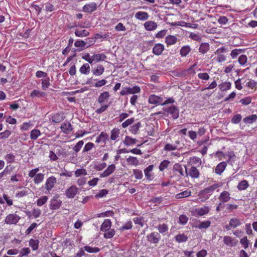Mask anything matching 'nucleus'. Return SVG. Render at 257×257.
<instances>
[{"instance_id":"1","label":"nucleus","mask_w":257,"mask_h":257,"mask_svg":"<svg viewBox=\"0 0 257 257\" xmlns=\"http://www.w3.org/2000/svg\"><path fill=\"white\" fill-rule=\"evenodd\" d=\"M110 97L109 93L108 91H104L100 94L97 102L101 105V106L97 108L95 112L97 114H101L105 111L108 108L109 104L106 103Z\"/></svg>"},{"instance_id":"2","label":"nucleus","mask_w":257,"mask_h":257,"mask_svg":"<svg viewBox=\"0 0 257 257\" xmlns=\"http://www.w3.org/2000/svg\"><path fill=\"white\" fill-rule=\"evenodd\" d=\"M57 183V179L55 177L51 176L48 177L45 184L42 187L45 194H50L55 185Z\"/></svg>"},{"instance_id":"3","label":"nucleus","mask_w":257,"mask_h":257,"mask_svg":"<svg viewBox=\"0 0 257 257\" xmlns=\"http://www.w3.org/2000/svg\"><path fill=\"white\" fill-rule=\"evenodd\" d=\"M226 51V49L224 47L218 48L215 52L212 61H216L219 63L224 62L226 60V56L223 53Z\"/></svg>"},{"instance_id":"4","label":"nucleus","mask_w":257,"mask_h":257,"mask_svg":"<svg viewBox=\"0 0 257 257\" xmlns=\"http://www.w3.org/2000/svg\"><path fill=\"white\" fill-rule=\"evenodd\" d=\"M141 88L139 86H135L133 87H123L120 92V94L122 96L127 95L128 94H133L140 93Z\"/></svg>"},{"instance_id":"5","label":"nucleus","mask_w":257,"mask_h":257,"mask_svg":"<svg viewBox=\"0 0 257 257\" xmlns=\"http://www.w3.org/2000/svg\"><path fill=\"white\" fill-rule=\"evenodd\" d=\"M163 109L166 113L170 114L174 119H176L179 117V109L174 105H172L168 107H164Z\"/></svg>"},{"instance_id":"6","label":"nucleus","mask_w":257,"mask_h":257,"mask_svg":"<svg viewBox=\"0 0 257 257\" xmlns=\"http://www.w3.org/2000/svg\"><path fill=\"white\" fill-rule=\"evenodd\" d=\"M161 235L157 232H153L147 235V240L151 243L157 244L161 240Z\"/></svg>"},{"instance_id":"7","label":"nucleus","mask_w":257,"mask_h":257,"mask_svg":"<svg viewBox=\"0 0 257 257\" xmlns=\"http://www.w3.org/2000/svg\"><path fill=\"white\" fill-rule=\"evenodd\" d=\"M185 168L187 176H189L193 179L199 178L200 173L196 167L192 166L190 169H187L186 167L185 166Z\"/></svg>"},{"instance_id":"8","label":"nucleus","mask_w":257,"mask_h":257,"mask_svg":"<svg viewBox=\"0 0 257 257\" xmlns=\"http://www.w3.org/2000/svg\"><path fill=\"white\" fill-rule=\"evenodd\" d=\"M97 9V5L95 2L86 4L82 7V11L87 13H91Z\"/></svg>"},{"instance_id":"9","label":"nucleus","mask_w":257,"mask_h":257,"mask_svg":"<svg viewBox=\"0 0 257 257\" xmlns=\"http://www.w3.org/2000/svg\"><path fill=\"white\" fill-rule=\"evenodd\" d=\"M20 217L16 214H10L6 218L5 221L8 224H16Z\"/></svg>"},{"instance_id":"10","label":"nucleus","mask_w":257,"mask_h":257,"mask_svg":"<svg viewBox=\"0 0 257 257\" xmlns=\"http://www.w3.org/2000/svg\"><path fill=\"white\" fill-rule=\"evenodd\" d=\"M154 168L153 165H150L144 170L146 179L149 181H152L154 178V174L153 173Z\"/></svg>"},{"instance_id":"11","label":"nucleus","mask_w":257,"mask_h":257,"mask_svg":"<svg viewBox=\"0 0 257 257\" xmlns=\"http://www.w3.org/2000/svg\"><path fill=\"white\" fill-rule=\"evenodd\" d=\"M78 189L75 185H72L65 191V195L68 198H73L78 193Z\"/></svg>"},{"instance_id":"12","label":"nucleus","mask_w":257,"mask_h":257,"mask_svg":"<svg viewBox=\"0 0 257 257\" xmlns=\"http://www.w3.org/2000/svg\"><path fill=\"white\" fill-rule=\"evenodd\" d=\"M65 118L64 112H60L52 114L51 119L53 122L58 123L63 121Z\"/></svg>"},{"instance_id":"13","label":"nucleus","mask_w":257,"mask_h":257,"mask_svg":"<svg viewBox=\"0 0 257 257\" xmlns=\"http://www.w3.org/2000/svg\"><path fill=\"white\" fill-rule=\"evenodd\" d=\"M230 199V194L228 192L226 191L222 192L219 197V200L220 202L216 209H219V208L221 207V203L227 202Z\"/></svg>"},{"instance_id":"14","label":"nucleus","mask_w":257,"mask_h":257,"mask_svg":"<svg viewBox=\"0 0 257 257\" xmlns=\"http://www.w3.org/2000/svg\"><path fill=\"white\" fill-rule=\"evenodd\" d=\"M116 167L114 164H110L108 165L107 168L100 174V177L105 178L110 175L115 170Z\"/></svg>"},{"instance_id":"15","label":"nucleus","mask_w":257,"mask_h":257,"mask_svg":"<svg viewBox=\"0 0 257 257\" xmlns=\"http://www.w3.org/2000/svg\"><path fill=\"white\" fill-rule=\"evenodd\" d=\"M148 102L150 104H155L157 105H161L162 104V97L158 96L155 94L151 95L148 99Z\"/></svg>"},{"instance_id":"16","label":"nucleus","mask_w":257,"mask_h":257,"mask_svg":"<svg viewBox=\"0 0 257 257\" xmlns=\"http://www.w3.org/2000/svg\"><path fill=\"white\" fill-rule=\"evenodd\" d=\"M241 224L239 219L236 218H233L230 219L229 224L225 226V229L227 230H230L231 228H235Z\"/></svg>"},{"instance_id":"17","label":"nucleus","mask_w":257,"mask_h":257,"mask_svg":"<svg viewBox=\"0 0 257 257\" xmlns=\"http://www.w3.org/2000/svg\"><path fill=\"white\" fill-rule=\"evenodd\" d=\"M209 198V188L207 187L205 189L200 191L198 195V199L199 201L204 202Z\"/></svg>"},{"instance_id":"18","label":"nucleus","mask_w":257,"mask_h":257,"mask_svg":"<svg viewBox=\"0 0 257 257\" xmlns=\"http://www.w3.org/2000/svg\"><path fill=\"white\" fill-rule=\"evenodd\" d=\"M83 145V141L81 140L78 142L73 147V152L72 154L73 158H76L77 157V154L81 150Z\"/></svg>"},{"instance_id":"19","label":"nucleus","mask_w":257,"mask_h":257,"mask_svg":"<svg viewBox=\"0 0 257 257\" xmlns=\"http://www.w3.org/2000/svg\"><path fill=\"white\" fill-rule=\"evenodd\" d=\"M164 49L163 44L160 43L156 44L153 48V53L156 55H160L164 50Z\"/></svg>"},{"instance_id":"20","label":"nucleus","mask_w":257,"mask_h":257,"mask_svg":"<svg viewBox=\"0 0 257 257\" xmlns=\"http://www.w3.org/2000/svg\"><path fill=\"white\" fill-rule=\"evenodd\" d=\"M138 142V141L136 139L133 138L128 136H126L123 141V143L126 146H132L136 144Z\"/></svg>"},{"instance_id":"21","label":"nucleus","mask_w":257,"mask_h":257,"mask_svg":"<svg viewBox=\"0 0 257 257\" xmlns=\"http://www.w3.org/2000/svg\"><path fill=\"white\" fill-rule=\"evenodd\" d=\"M178 41L177 38L174 35H168L165 38V43L167 46L175 44Z\"/></svg>"},{"instance_id":"22","label":"nucleus","mask_w":257,"mask_h":257,"mask_svg":"<svg viewBox=\"0 0 257 257\" xmlns=\"http://www.w3.org/2000/svg\"><path fill=\"white\" fill-rule=\"evenodd\" d=\"M135 18L140 21H146L148 19L149 15L146 12L139 11L135 14Z\"/></svg>"},{"instance_id":"23","label":"nucleus","mask_w":257,"mask_h":257,"mask_svg":"<svg viewBox=\"0 0 257 257\" xmlns=\"http://www.w3.org/2000/svg\"><path fill=\"white\" fill-rule=\"evenodd\" d=\"M120 130L114 127L110 132V139L111 141H116L119 137Z\"/></svg>"},{"instance_id":"24","label":"nucleus","mask_w":257,"mask_h":257,"mask_svg":"<svg viewBox=\"0 0 257 257\" xmlns=\"http://www.w3.org/2000/svg\"><path fill=\"white\" fill-rule=\"evenodd\" d=\"M224 243L230 246H234L236 245L237 240L235 238H232L230 236H225L223 238Z\"/></svg>"},{"instance_id":"25","label":"nucleus","mask_w":257,"mask_h":257,"mask_svg":"<svg viewBox=\"0 0 257 257\" xmlns=\"http://www.w3.org/2000/svg\"><path fill=\"white\" fill-rule=\"evenodd\" d=\"M108 139V134L104 132H102L96 138L95 143H100L101 142L105 143L106 141Z\"/></svg>"},{"instance_id":"26","label":"nucleus","mask_w":257,"mask_h":257,"mask_svg":"<svg viewBox=\"0 0 257 257\" xmlns=\"http://www.w3.org/2000/svg\"><path fill=\"white\" fill-rule=\"evenodd\" d=\"M61 129L62 131L66 134H68L70 133L72 130L73 128L72 125L70 122H64L61 124Z\"/></svg>"},{"instance_id":"27","label":"nucleus","mask_w":257,"mask_h":257,"mask_svg":"<svg viewBox=\"0 0 257 257\" xmlns=\"http://www.w3.org/2000/svg\"><path fill=\"white\" fill-rule=\"evenodd\" d=\"M141 126V123L140 121L132 125L129 129L130 132L133 135L138 134L140 128Z\"/></svg>"},{"instance_id":"28","label":"nucleus","mask_w":257,"mask_h":257,"mask_svg":"<svg viewBox=\"0 0 257 257\" xmlns=\"http://www.w3.org/2000/svg\"><path fill=\"white\" fill-rule=\"evenodd\" d=\"M144 27L146 30L153 31L156 29L157 24L154 21H147L144 24Z\"/></svg>"},{"instance_id":"29","label":"nucleus","mask_w":257,"mask_h":257,"mask_svg":"<svg viewBox=\"0 0 257 257\" xmlns=\"http://www.w3.org/2000/svg\"><path fill=\"white\" fill-rule=\"evenodd\" d=\"M30 97L32 98H35V97H44L46 96V93L44 92L40 91L37 89H34L33 90L31 93H30Z\"/></svg>"},{"instance_id":"30","label":"nucleus","mask_w":257,"mask_h":257,"mask_svg":"<svg viewBox=\"0 0 257 257\" xmlns=\"http://www.w3.org/2000/svg\"><path fill=\"white\" fill-rule=\"evenodd\" d=\"M227 166L226 163L225 162H222L219 163L215 170V172L217 174L221 175V173L224 171Z\"/></svg>"},{"instance_id":"31","label":"nucleus","mask_w":257,"mask_h":257,"mask_svg":"<svg viewBox=\"0 0 257 257\" xmlns=\"http://www.w3.org/2000/svg\"><path fill=\"white\" fill-rule=\"evenodd\" d=\"M111 226V222L109 219H106L104 220L102 223L100 230L101 231H107L108 229H110Z\"/></svg>"},{"instance_id":"32","label":"nucleus","mask_w":257,"mask_h":257,"mask_svg":"<svg viewBox=\"0 0 257 257\" xmlns=\"http://www.w3.org/2000/svg\"><path fill=\"white\" fill-rule=\"evenodd\" d=\"M126 161L130 165L137 166L140 164L139 159L136 157L130 156L126 158Z\"/></svg>"},{"instance_id":"33","label":"nucleus","mask_w":257,"mask_h":257,"mask_svg":"<svg viewBox=\"0 0 257 257\" xmlns=\"http://www.w3.org/2000/svg\"><path fill=\"white\" fill-rule=\"evenodd\" d=\"M219 89L222 91H227L231 89V83L228 81L222 82L218 85Z\"/></svg>"},{"instance_id":"34","label":"nucleus","mask_w":257,"mask_h":257,"mask_svg":"<svg viewBox=\"0 0 257 257\" xmlns=\"http://www.w3.org/2000/svg\"><path fill=\"white\" fill-rule=\"evenodd\" d=\"M75 35L78 37H85L89 35V32L86 30H80L76 29L74 32Z\"/></svg>"},{"instance_id":"35","label":"nucleus","mask_w":257,"mask_h":257,"mask_svg":"<svg viewBox=\"0 0 257 257\" xmlns=\"http://www.w3.org/2000/svg\"><path fill=\"white\" fill-rule=\"evenodd\" d=\"M159 233L164 234L168 232L169 226L166 223H160L156 227Z\"/></svg>"},{"instance_id":"36","label":"nucleus","mask_w":257,"mask_h":257,"mask_svg":"<svg viewBox=\"0 0 257 257\" xmlns=\"http://www.w3.org/2000/svg\"><path fill=\"white\" fill-rule=\"evenodd\" d=\"M256 120L257 115L252 114L251 115L244 117L243 119V121L246 124H251L255 122Z\"/></svg>"},{"instance_id":"37","label":"nucleus","mask_w":257,"mask_h":257,"mask_svg":"<svg viewBox=\"0 0 257 257\" xmlns=\"http://www.w3.org/2000/svg\"><path fill=\"white\" fill-rule=\"evenodd\" d=\"M104 72V67L102 65H98L96 68L92 69V73L95 76H100Z\"/></svg>"},{"instance_id":"38","label":"nucleus","mask_w":257,"mask_h":257,"mask_svg":"<svg viewBox=\"0 0 257 257\" xmlns=\"http://www.w3.org/2000/svg\"><path fill=\"white\" fill-rule=\"evenodd\" d=\"M106 58V56L104 54H97L92 56V62L93 61L99 62L104 61Z\"/></svg>"},{"instance_id":"39","label":"nucleus","mask_w":257,"mask_h":257,"mask_svg":"<svg viewBox=\"0 0 257 257\" xmlns=\"http://www.w3.org/2000/svg\"><path fill=\"white\" fill-rule=\"evenodd\" d=\"M44 174L41 173H38L34 178L33 182L35 184L38 185L42 183L44 179Z\"/></svg>"},{"instance_id":"40","label":"nucleus","mask_w":257,"mask_h":257,"mask_svg":"<svg viewBox=\"0 0 257 257\" xmlns=\"http://www.w3.org/2000/svg\"><path fill=\"white\" fill-rule=\"evenodd\" d=\"M249 186V184L246 180H243L239 182L237 185V188L238 190L241 191L247 189Z\"/></svg>"},{"instance_id":"41","label":"nucleus","mask_w":257,"mask_h":257,"mask_svg":"<svg viewBox=\"0 0 257 257\" xmlns=\"http://www.w3.org/2000/svg\"><path fill=\"white\" fill-rule=\"evenodd\" d=\"M191 192L189 190H186L176 195V199H181L191 196Z\"/></svg>"},{"instance_id":"42","label":"nucleus","mask_w":257,"mask_h":257,"mask_svg":"<svg viewBox=\"0 0 257 257\" xmlns=\"http://www.w3.org/2000/svg\"><path fill=\"white\" fill-rule=\"evenodd\" d=\"M41 135V132L38 129H33L30 133V138L32 140H37Z\"/></svg>"},{"instance_id":"43","label":"nucleus","mask_w":257,"mask_h":257,"mask_svg":"<svg viewBox=\"0 0 257 257\" xmlns=\"http://www.w3.org/2000/svg\"><path fill=\"white\" fill-rule=\"evenodd\" d=\"M90 71V67L88 63L84 64L79 69V71L81 74L87 75Z\"/></svg>"},{"instance_id":"44","label":"nucleus","mask_w":257,"mask_h":257,"mask_svg":"<svg viewBox=\"0 0 257 257\" xmlns=\"http://www.w3.org/2000/svg\"><path fill=\"white\" fill-rule=\"evenodd\" d=\"M170 161L167 160H164L160 164L159 169L160 172H163L167 169L170 165Z\"/></svg>"},{"instance_id":"45","label":"nucleus","mask_w":257,"mask_h":257,"mask_svg":"<svg viewBox=\"0 0 257 257\" xmlns=\"http://www.w3.org/2000/svg\"><path fill=\"white\" fill-rule=\"evenodd\" d=\"M173 170L174 172H178L181 176H184L183 168L182 165L179 163H176L174 165L173 167Z\"/></svg>"},{"instance_id":"46","label":"nucleus","mask_w":257,"mask_h":257,"mask_svg":"<svg viewBox=\"0 0 257 257\" xmlns=\"http://www.w3.org/2000/svg\"><path fill=\"white\" fill-rule=\"evenodd\" d=\"M103 233V237L106 239L111 238L114 236L115 231L114 229H108L106 231H104Z\"/></svg>"},{"instance_id":"47","label":"nucleus","mask_w":257,"mask_h":257,"mask_svg":"<svg viewBox=\"0 0 257 257\" xmlns=\"http://www.w3.org/2000/svg\"><path fill=\"white\" fill-rule=\"evenodd\" d=\"M191 49L189 46H184L180 50V54L182 57L186 56L190 52Z\"/></svg>"},{"instance_id":"48","label":"nucleus","mask_w":257,"mask_h":257,"mask_svg":"<svg viewBox=\"0 0 257 257\" xmlns=\"http://www.w3.org/2000/svg\"><path fill=\"white\" fill-rule=\"evenodd\" d=\"M175 237L176 241L179 243L186 242L188 239L187 236L184 234H177Z\"/></svg>"},{"instance_id":"49","label":"nucleus","mask_w":257,"mask_h":257,"mask_svg":"<svg viewBox=\"0 0 257 257\" xmlns=\"http://www.w3.org/2000/svg\"><path fill=\"white\" fill-rule=\"evenodd\" d=\"M95 147V145L92 142H88L86 143L83 147L82 150V153L85 154L91 150L93 148Z\"/></svg>"},{"instance_id":"50","label":"nucleus","mask_w":257,"mask_h":257,"mask_svg":"<svg viewBox=\"0 0 257 257\" xmlns=\"http://www.w3.org/2000/svg\"><path fill=\"white\" fill-rule=\"evenodd\" d=\"M133 174L136 179L141 180L143 177V174L142 170L136 169L133 170Z\"/></svg>"},{"instance_id":"51","label":"nucleus","mask_w":257,"mask_h":257,"mask_svg":"<svg viewBox=\"0 0 257 257\" xmlns=\"http://www.w3.org/2000/svg\"><path fill=\"white\" fill-rule=\"evenodd\" d=\"M133 225V223L131 221H128L125 223L123 225L120 226L119 230L121 231H123L125 230L131 229L132 228Z\"/></svg>"},{"instance_id":"52","label":"nucleus","mask_w":257,"mask_h":257,"mask_svg":"<svg viewBox=\"0 0 257 257\" xmlns=\"http://www.w3.org/2000/svg\"><path fill=\"white\" fill-rule=\"evenodd\" d=\"M61 205V201L60 200L57 199H53L51 201V205L52 206L51 209H57L59 208Z\"/></svg>"},{"instance_id":"53","label":"nucleus","mask_w":257,"mask_h":257,"mask_svg":"<svg viewBox=\"0 0 257 257\" xmlns=\"http://www.w3.org/2000/svg\"><path fill=\"white\" fill-rule=\"evenodd\" d=\"M84 249L89 253H96L100 251V249L97 247H91L86 245L84 247Z\"/></svg>"},{"instance_id":"54","label":"nucleus","mask_w":257,"mask_h":257,"mask_svg":"<svg viewBox=\"0 0 257 257\" xmlns=\"http://www.w3.org/2000/svg\"><path fill=\"white\" fill-rule=\"evenodd\" d=\"M15 156L12 153L7 154L4 157L5 160L7 161V163H13L15 160Z\"/></svg>"},{"instance_id":"55","label":"nucleus","mask_w":257,"mask_h":257,"mask_svg":"<svg viewBox=\"0 0 257 257\" xmlns=\"http://www.w3.org/2000/svg\"><path fill=\"white\" fill-rule=\"evenodd\" d=\"M50 78L48 77L45 79H42V88L44 90H46L50 86Z\"/></svg>"},{"instance_id":"56","label":"nucleus","mask_w":257,"mask_h":257,"mask_svg":"<svg viewBox=\"0 0 257 257\" xmlns=\"http://www.w3.org/2000/svg\"><path fill=\"white\" fill-rule=\"evenodd\" d=\"M240 243L244 249L248 248L250 244L246 236L242 237L240 240Z\"/></svg>"},{"instance_id":"57","label":"nucleus","mask_w":257,"mask_h":257,"mask_svg":"<svg viewBox=\"0 0 257 257\" xmlns=\"http://www.w3.org/2000/svg\"><path fill=\"white\" fill-rule=\"evenodd\" d=\"M29 244L33 250H37L39 246V240L38 239H31L29 241Z\"/></svg>"},{"instance_id":"58","label":"nucleus","mask_w":257,"mask_h":257,"mask_svg":"<svg viewBox=\"0 0 257 257\" xmlns=\"http://www.w3.org/2000/svg\"><path fill=\"white\" fill-rule=\"evenodd\" d=\"M178 149L176 145H173L172 144H167L164 148V150L166 152L174 151Z\"/></svg>"},{"instance_id":"59","label":"nucleus","mask_w":257,"mask_h":257,"mask_svg":"<svg viewBox=\"0 0 257 257\" xmlns=\"http://www.w3.org/2000/svg\"><path fill=\"white\" fill-rule=\"evenodd\" d=\"M87 174L86 170L84 169H77L74 173L75 176L76 177H79L81 176H85Z\"/></svg>"},{"instance_id":"60","label":"nucleus","mask_w":257,"mask_h":257,"mask_svg":"<svg viewBox=\"0 0 257 257\" xmlns=\"http://www.w3.org/2000/svg\"><path fill=\"white\" fill-rule=\"evenodd\" d=\"M209 50V44L207 43H202L199 48V52L201 53H206Z\"/></svg>"},{"instance_id":"61","label":"nucleus","mask_w":257,"mask_h":257,"mask_svg":"<svg viewBox=\"0 0 257 257\" xmlns=\"http://www.w3.org/2000/svg\"><path fill=\"white\" fill-rule=\"evenodd\" d=\"M134 121H135L134 117H131L130 118H128L121 123V126L122 128H125L127 127L128 125L133 124Z\"/></svg>"},{"instance_id":"62","label":"nucleus","mask_w":257,"mask_h":257,"mask_svg":"<svg viewBox=\"0 0 257 257\" xmlns=\"http://www.w3.org/2000/svg\"><path fill=\"white\" fill-rule=\"evenodd\" d=\"M33 126V124L31 121L29 122H24L21 126V130L22 131H28Z\"/></svg>"},{"instance_id":"63","label":"nucleus","mask_w":257,"mask_h":257,"mask_svg":"<svg viewBox=\"0 0 257 257\" xmlns=\"http://www.w3.org/2000/svg\"><path fill=\"white\" fill-rule=\"evenodd\" d=\"M44 5V10L48 12H52L56 10L55 6L50 3H46Z\"/></svg>"},{"instance_id":"64","label":"nucleus","mask_w":257,"mask_h":257,"mask_svg":"<svg viewBox=\"0 0 257 257\" xmlns=\"http://www.w3.org/2000/svg\"><path fill=\"white\" fill-rule=\"evenodd\" d=\"M247 58L245 55H240L238 59V62L241 66H244L247 62Z\"/></svg>"}]
</instances>
